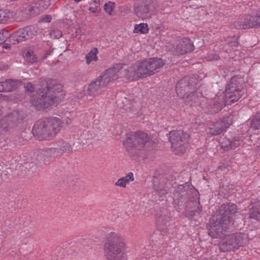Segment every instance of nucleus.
I'll return each instance as SVG.
<instances>
[{
  "instance_id": "1",
  "label": "nucleus",
  "mask_w": 260,
  "mask_h": 260,
  "mask_svg": "<svg viewBox=\"0 0 260 260\" xmlns=\"http://www.w3.org/2000/svg\"><path fill=\"white\" fill-rule=\"evenodd\" d=\"M237 212L235 204L228 203L222 204L216 215L212 217L209 229V235L214 238L220 236L233 224V217Z\"/></svg>"
},
{
  "instance_id": "2",
  "label": "nucleus",
  "mask_w": 260,
  "mask_h": 260,
  "mask_svg": "<svg viewBox=\"0 0 260 260\" xmlns=\"http://www.w3.org/2000/svg\"><path fill=\"white\" fill-rule=\"evenodd\" d=\"M62 85L56 80L47 79L42 81V85L32 104L38 110L48 108L54 103L56 94L62 90Z\"/></svg>"
},
{
  "instance_id": "3",
  "label": "nucleus",
  "mask_w": 260,
  "mask_h": 260,
  "mask_svg": "<svg viewBox=\"0 0 260 260\" xmlns=\"http://www.w3.org/2000/svg\"><path fill=\"white\" fill-rule=\"evenodd\" d=\"M63 122L57 117L46 118L35 123L32 134L40 140L51 139L60 132Z\"/></svg>"
},
{
  "instance_id": "4",
  "label": "nucleus",
  "mask_w": 260,
  "mask_h": 260,
  "mask_svg": "<svg viewBox=\"0 0 260 260\" xmlns=\"http://www.w3.org/2000/svg\"><path fill=\"white\" fill-rule=\"evenodd\" d=\"M125 243L115 233L109 234L104 245L105 256L107 260H126Z\"/></svg>"
},
{
  "instance_id": "5",
  "label": "nucleus",
  "mask_w": 260,
  "mask_h": 260,
  "mask_svg": "<svg viewBox=\"0 0 260 260\" xmlns=\"http://www.w3.org/2000/svg\"><path fill=\"white\" fill-rule=\"evenodd\" d=\"M197 80L193 78L185 77L176 84V92L179 96L185 99L187 102H198L202 96L200 88H197Z\"/></svg>"
},
{
  "instance_id": "6",
  "label": "nucleus",
  "mask_w": 260,
  "mask_h": 260,
  "mask_svg": "<svg viewBox=\"0 0 260 260\" xmlns=\"http://www.w3.org/2000/svg\"><path fill=\"white\" fill-rule=\"evenodd\" d=\"M152 143L147 134L142 132H136L127 137L123 143L127 150L132 153L133 148L140 150L151 146Z\"/></svg>"
},
{
  "instance_id": "7",
  "label": "nucleus",
  "mask_w": 260,
  "mask_h": 260,
  "mask_svg": "<svg viewBox=\"0 0 260 260\" xmlns=\"http://www.w3.org/2000/svg\"><path fill=\"white\" fill-rule=\"evenodd\" d=\"M171 149L176 154L185 152L189 135L182 131H174L169 133Z\"/></svg>"
},
{
  "instance_id": "8",
  "label": "nucleus",
  "mask_w": 260,
  "mask_h": 260,
  "mask_svg": "<svg viewBox=\"0 0 260 260\" xmlns=\"http://www.w3.org/2000/svg\"><path fill=\"white\" fill-rule=\"evenodd\" d=\"M144 60L138 61L127 69L122 71V74L127 80L136 81L150 75Z\"/></svg>"
},
{
  "instance_id": "9",
  "label": "nucleus",
  "mask_w": 260,
  "mask_h": 260,
  "mask_svg": "<svg viewBox=\"0 0 260 260\" xmlns=\"http://www.w3.org/2000/svg\"><path fill=\"white\" fill-rule=\"evenodd\" d=\"M246 236L244 234L228 235L222 240L219 245L220 251L225 252L238 249L246 243Z\"/></svg>"
},
{
  "instance_id": "10",
  "label": "nucleus",
  "mask_w": 260,
  "mask_h": 260,
  "mask_svg": "<svg viewBox=\"0 0 260 260\" xmlns=\"http://www.w3.org/2000/svg\"><path fill=\"white\" fill-rule=\"evenodd\" d=\"M154 0H138L134 5L136 15L142 20L149 18L153 11Z\"/></svg>"
},
{
  "instance_id": "11",
  "label": "nucleus",
  "mask_w": 260,
  "mask_h": 260,
  "mask_svg": "<svg viewBox=\"0 0 260 260\" xmlns=\"http://www.w3.org/2000/svg\"><path fill=\"white\" fill-rule=\"evenodd\" d=\"M123 70L121 65L116 64L115 66L106 70L98 78L102 85L105 87L109 83L119 78V73H122Z\"/></svg>"
},
{
  "instance_id": "12",
  "label": "nucleus",
  "mask_w": 260,
  "mask_h": 260,
  "mask_svg": "<svg viewBox=\"0 0 260 260\" xmlns=\"http://www.w3.org/2000/svg\"><path fill=\"white\" fill-rule=\"evenodd\" d=\"M189 193L186 191L185 187L182 185H180L175 190L174 198V203L179 206L185 205L186 208L190 209L192 208V203L191 201L194 200L189 198Z\"/></svg>"
},
{
  "instance_id": "13",
  "label": "nucleus",
  "mask_w": 260,
  "mask_h": 260,
  "mask_svg": "<svg viewBox=\"0 0 260 260\" xmlns=\"http://www.w3.org/2000/svg\"><path fill=\"white\" fill-rule=\"evenodd\" d=\"M37 33V30L35 26H26L16 31L13 35V40L17 42H22L32 38Z\"/></svg>"
},
{
  "instance_id": "14",
  "label": "nucleus",
  "mask_w": 260,
  "mask_h": 260,
  "mask_svg": "<svg viewBox=\"0 0 260 260\" xmlns=\"http://www.w3.org/2000/svg\"><path fill=\"white\" fill-rule=\"evenodd\" d=\"M58 149L56 148H46L37 151L34 153L33 157L36 160L32 158V162L42 161L46 164L49 161L50 158L55 157L58 154Z\"/></svg>"
},
{
  "instance_id": "15",
  "label": "nucleus",
  "mask_w": 260,
  "mask_h": 260,
  "mask_svg": "<svg viewBox=\"0 0 260 260\" xmlns=\"http://www.w3.org/2000/svg\"><path fill=\"white\" fill-rule=\"evenodd\" d=\"M254 16L247 15L239 18L234 22V26L236 29H247L256 26Z\"/></svg>"
},
{
  "instance_id": "16",
  "label": "nucleus",
  "mask_w": 260,
  "mask_h": 260,
  "mask_svg": "<svg viewBox=\"0 0 260 260\" xmlns=\"http://www.w3.org/2000/svg\"><path fill=\"white\" fill-rule=\"evenodd\" d=\"M177 53L183 54L193 50V45L191 41L187 38L178 40L174 46Z\"/></svg>"
},
{
  "instance_id": "17",
  "label": "nucleus",
  "mask_w": 260,
  "mask_h": 260,
  "mask_svg": "<svg viewBox=\"0 0 260 260\" xmlns=\"http://www.w3.org/2000/svg\"><path fill=\"white\" fill-rule=\"evenodd\" d=\"M231 125L228 119H223L211 125L208 133L212 135H217L226 131Z\"/></svg>"
},
{
  "instance_id": "18",
  "label": "nucleus",
  "mask_w": 260,
  "mask_h": 260,
  "mask_svg": "<svg viewBox=\"0 0 260 260\" xmlns=\"http://www.w3.org/2000/svg\"><path fill=\"white\" fill-rule=\"evenodd\" d=\"M144 61L150 75L154 74L155 71L161 68L165 63L164 60L159 58H151L145 59Z\"/></svg>"
},
{
  "instance_id": "19",
  "label": "nucleus",
  "mask_w": 260,
  "mask_h": 260,
  "mask_svg": "<svg viewBox=\"0 0 260 260\" xmlns=\"http://www.w3.org/2000/svg\"><path fill=\"white\" fill-rule=\"evenodd\" d=\"M244 80L242 78L238 77H234L231 78L229 83L226 86L225 95H229L232 92L236 90H241L243 89L242 84Z\"/></svg>"
},
{
  "instance_id": "20",
  "label": "nucleus",
  "mask_w": 260,
  "mask_h": 260,
  "mask_svg": "<svg viewBox=\"0 0 260 260\" xmlns=\"http://www.w3.org/2000/svg\"><path fill=\"white\" fill-rule=\"evenodd\" d=\"M105 87L102 85L100 80L97 78L96 80L92 81L88 86L86 90V98L88 100H91L97 95L101 88Z\"/></svg>"
},
{
  "instance_id": "21",
  "label": "nucleus",
  "mask_w": 260,
  "mask_h": 260,
  "mask_svg": "<svg viewBox=\"0 0 260 260\" xmlns=\"http://www.w3.org/2000/svg\"><path fill=\"white\" fill-rule=\"evenodd\" d=\"M225 99L222 96L219 100L215 99L213 103L209 105L207 112L210 114H214L220 111L225 105Z\"/></svg>"
},
{
  "instance_id": "22",
  "label": "nucleus",
  "mask_w": 260,
  "mask_h": 260,
  "mask_svg": "<svg viewBox=\"0 0 260 260\" xmlns=\"http://www.w3.org/2000/svg\"><path fill=\"white\" fill-rule=\"evenodd\" d=\"M244 92V89L241 90H236L235 91L232 92L229 95H224L225 102L228 104H231L237 102L241 97Z\"/></svg>"
},
{
  "instance_id": "23",
  "label": "nucleus",
  "mask_w": 260,
  "mask_h": 260,
  "mask_svg": "<svg viewBox=\"0 0 260 260\" xmlns=\"http://www.w3.org/2000/svg\"><path fill=\"white\" fill-rule=\"evenodd\" d=\"M167 213L166 210H162L156 213V222L158 226L166 225L169 221V217L167 216Z\"/></svg>"
},
{
  "instance_id": "24",
  "label": "nucleus",
  "mask_w": 260,
  "mask_h": 260,
  "mask_svg": "<svg viewBox=\"0 0 260 260\" xmlns=\"http://www.w3.org/2000/svg\"><path fill=\"white\" fill-rule=\"evenodd\" d=\"M134 180V175L132 173H128L126 176L119 178L115 185L123 188H125L126 184Z\"/></svg>"
},
{
  "instance_id": "25",
  "label": "nucleus",
  "mask_w": 260,
  "mask_h": 260,
  "mask_svg": "<svg viewBox=\"0 0 260 260\" xmlns=\"http://www.w3.org/2000/svg\"><path fill=\"white\" fill-rule=\"evenodd\" d=\"M98 131L96 128L91 129H85L80 136V140L82 141L90 140L97 136ZM84 143V142H82Z\"/></svg>"
},
{
  "instance_id": "26",
  "label": "nucleus",
  "mask_w": 260,
  "mask_h": 260,
  "mask_svg": "<svg viewBox=\"0 0 260 260\" xmlns=\"http://www.w3.org/2000/svg\"><path fill=\"white\" fill-rule=\"evenodd\" d=\"M15 87V82L12 80L0 82V92H9Z\"/></svg>"
},
{
  "instance_id": "27",
  "label": "nucleus",
  "mask_w": 260,
  "mask_h": 260,
  "mask_svg": "<svg viewBox=\"0 0 260 260\" xmlns=\"http://www.w3.org/2000/svg\"><path fill=\"white\" fill-rule=\"evenodd\" d=\"M249 217L255 219L260 218V201L255 203L252 207L249 209Z\"/></svg>"
},
{
  "instance_id": "28",
  "label": "nucleus",
  "mask_w": 260,
  "mask_h": 260,
  "mask_svg": "<svg viewBox=\"0 0 260 260\" xmlns=\"http://www.w3.org/2000/svg\"><path fill=\"white\" fill-rule=\"evenodd\" d=\"M29 18V15L24 9L17 11L15 15V19L18 22L24 21Z\"/></svg>"
},
{
  "instance_id": "29",
  "label": "nucleus",
  "mask_w": 260,
  "mask_h": 260,
  "mask_svg": "<svg viewBox=\"0 0 260 260\" xmlns=\"http://www.w3.org/2000/svg\"><path fill=\"white\" fill-rule=\"evenodd\" d=\"M98 53V49L96 48H94L86 55V62L87 64H89L92 60L96 61L98 60V57L96 55Z\"/></svg>"
},
{
  "instance_id": "30",
  "label": "nucleus",
  "mask_w": 260,
  "mask_h": 260,
  "mask_svg": "<svg viewBox=\"0 0 260 260\" xmlns=\"http://www.w3.org/2000/svg\"><path fill=\"white\" fill-rule=\"evenodd\" d=\"M192 203V207H193V209L190 211L188 216H193L195 215V212L198 213H200L202 211V207L200 205V203L199 200V198L194 199L193 201H191Z\"/></svg>"
},
{
  "instance_id": "31",
  "label": "nucleus",
  "mask_w": 260,
  "mask_h": 260,
  "mask_svg": "<svg viewBox=\"0 0 260 260\" xmlns=\"http://www.w3.org/2000/svg\"><path fill=\"white\" fill-rule=\"evenodd\" d=\"M148 27L147 23H140L136 24L134 32L135 33L146 34L148 32Z\"/></svg>"
},
{
  "instance_id": "32",
  "label": "nucleus",
  "mask_w": 260,
  "mask_h": 260,
  "mask_svg": "<svg viewBox=\"0 0 260 260\" xmlns=\"http://www.w3.org/2000/svg\"><path fill=\"white\" fill-rule=\"evenodd\" d=\"M250 127L254 130L260 128V115H257L251 120Z\"/></svg>"
},
{
  "instance_id": "33",
  "label": "nucleus",
  "mask_w": 260,
  "mask_h": 260,
  "mask_svg": "<svg viewBox=\"0 0 260 260\" xmlns=\"http://www.w3.org/2000/svg\"><path fill=\"white\" fill-rule=\"evenodd\" d=\"M56 148L58 149V153H62V152L70 151L72 150V147L70 144L65 142L61 143L59 147Z\"/></svg>"
},
{
  "instance_id": "34",
  "label": "nucleus",
  "mask_w": 260,
  "mask_h": 260,
  "mask_svg": "<svg viewBox=\"0 0 260 260\" xmlns=\"http://www.w3.org/2000/svg\"><path fill=\"white\" fill-rule=\"evenodd\" d=\"M24 57L26 61L30 63L35 62L37 58L36 54L30 50H28L26 52Z\"/></svg>"
},
{
  "instance_id": "35",
  "label": "nucleus",
  "mask_w": 260,
  "mask_h": 260,
  "mask_svg": "<svg viewBox=\"0 0 260 260\" xmlns=\"http://www.w3.org/2000/svg\"><path fill=\"white\" fill-rule=\"evenodd\" d=\"M9 32L5 29L0 31V44H2L9 37Z\"/></svg>"
},
{
  "instance_id": "36",
  "label": "nucleus",
  "mask_w": 260,
  "mask_h": 260,
  "mask_svg": "<svg viewBox=\"0 0 260 260\" xmlns=\"http://www.w3.org/2000/svg\"><path fill=\"white\" fill-rule=\"evenodd\" d=\"M49 35L53 39H59L62 36V32L59 29H53L50 30Z\"/></svg>"
},
{
  "instance_id": "37",
  "label": "nucleus",
  "mask_w": 260,
  "mask_h": 260,
  "mask_svg": "<svg viewBox=\"0 0 260 260\" xmlns=\"http://www.w3.org/2000/svg\"><path fill=\"white\" fill-rule=\"evenodd\" d=\"M114 3L111 2L105 4L104 5V10L109 15H111L114 8Z\"/></svg>"
},
{
  "instance_id": "38",
  "label": "nucleus",
  "mask_w": 260,
  "mask_h": 260,
  "mask_svg": "<svg viewBox=\"0 0 260 260\" xmlns=\"http://www.w3.org/2000/svg\"><path fill=\"white\" fill-rule=\"evenodd\" d=\"M19 118L18 112L14 111L8 115V119L12 121L17 120Z\"/></svg>"
},
{
  "instance_id": "39",
  "label": "nucleus",
  "mask_w": 260,
  "mask_h": 260,
  "mask_svg": "<svg viewBox=\"0 0 260 260\" xmlns=\"http://www.w3.org/2000/svg\"><path fill=\"white\" fill-rule=\"evenodd\" d=\"M9 20V17L6 16V13L0 10V23H6Z\"/></svg>"
},
{
  "instance_id": "40",
  "label": "nucleus",
  "mask_w": 260,
  "mask_h": 260,
  "mask_svg": "<svg viewBox=\"0 0 260 260\" xmlns=\"http://www.w3.org/2000/svg\"><path fill=\"white\" fill-rule=\"evenodd\" d=\"M51 17L50 15H46L42 17L39 20L40 22H50L51 20Z\"/></svg>"
},
{
  "instance_id": "41",
  "label": "nucleus",
  "mask_w": 260,
  "mask_h": 260,
  "mask_svg": "<svg viewBox=\"0 0 260 260\" xmlns=\"http://www.w3.org/2000/svg\"><path fill=\"white\" fill-rule=\"evenodd\" d=\"M168 191V189L166 187L160 188L159 189L157 190V194L160 197L165 195Z\"/></svg>"
},
{
  "instance_id": "42",
  "label": "nucleus",
  "mask_w": 260,
  "mask_h": 260,
  "mask_svg": "<svg viewBox=\"0 0 260 260\" xmlns=\"http://www.w3.org/2000/svg\"><path fill=\"white\" fill-rule=\"evenodd\" d=\"M25 11H27L28 14L29 15V18L34 15V7L30 6H27L26 8L24 9Z\"/></svg>"
},
{
  "instance_id": "43",
  "label": "nucleus",
  "mask_w": 260,
  "mask_h": 260,
  "mask_svg": "<svg viewBox=\"0 0 260 260\" xmlns=\"http://www.w3.org/2000/svg\"><path fill=\"white\" fill-rule=\"evenodd\" d=\"M255 17V22L256 23V26L260 27V8L257 11Z\"/></svg>"
},
{
  "instance_id": "44",
  "label": "nucleus",
  "mask_w": 260,
  "mask_h": 260,
  "mask_svg": "<svg viewBox=\"0 0 260 260\" xmlns=\"http://www.w3.org/2000/svg\"><path fill=\"white\" fill-rule=\"evenodd\" d=\"M88 10L93 13L100 12L101 9L99 6H95L94 7H90Z\"/></svg>"
},
{
  "instance_id": "45",
  "label": "nucleus",
  "mask_w": 260,
  "mask_h": 260,
  "mask_svg": "<svg viewBox=\"0 0 260 260\" xmlns=\"http://www.w3.org/2000/svg\"><path fill=\"white\" fill-rule=\"evenodd\" d=\"M73 118L72 117H69L68 116H67L66 118H64L63 120L62 121V122H66L67 124L71 123L72 121Z\"/></svg>"
},
{
  "instance_id": "46",
  "label": "nucleus",
  "mask_w": 260,
  "mask_h": 260,
  "mask_svg": "<svg viewBox=\"0 0 260 260\" xmlns=\"http://www.w3.org/2000/svg\"><path fill=\"white\" fill-rule=\"evenodd\" d=\"M238 43L237 41H234L233 42H231L230 43V45L231 46H238Z\"/></svg>"
},
{
  "instance_id": "47",
  "label": "nucleus",
  "mask_w": 260,
  "mask_h": 260,
  "mask_svg": "<svg viewBox=\"0 0 260 260\" xmlns=\"http://www.w3.org/2000/svg\"><path fill=\"white\" fill-rule=\"evenodd\" d=\"M93 2L95 3V6H98V4L100 2V0H93Z\"/></svg>"
},
{
  "instance_id": "48",
  "label": "nucleus",
  "mask_w": 260,
  "mask_h": 260,
  "mask_svg": "<svg viewBox=\"0 0 260 260\" xmlns=\"http://www.w3.org/2000/svg\"><path fill=\"white\" fill-rule=\"evenodd\" d=\"M3 47L5 48H8L10 47V45L9 44H4Z\"/></svg>"
},
{
  "instance_id": "49",
  "label": "nucleus",
  "mask_w": 260,
  "mask_h": 260,
  "mask_svg": "<svg viewBox=\"0 0 260 260\" xmlns=\"http://www.w3.org/2000/svg\"><path fill=\"white\" fill-rule=\"evenodd\" d=\"M30 85V87H31L32 85L31 84H28L27 85V87Z\"/></svg>"
},
{
  "instance_id": "50",
  "label": "nucleus",
  "mask_w": 260,
  "mask_h": 260,
  "mask_svg": "<svg viewBox=\"0 0 260 260\" xmlns=\"http://www.w3.org/2000/svg\"><path fill=\"white\" fill-rule=\"evenodd\" d=\"M218 56H216V57L214 58V59H217Z\"/></svg>"
},
{
  "instance_id": "51",
  "label": "nucleus",
  "mask_w": 260,
  "mask_h": 260,
  "mask_svg": "<svg viewBox=\"0 0 260 260\" xmlns=\"http://www.w3.org/2000/svg\"><path fill=\"white\" fill-rule=\"evenodd\" d=\"M229 56H230L231 57H232V55L231 54H229Z\"/></svg>"
}]
</instances>
